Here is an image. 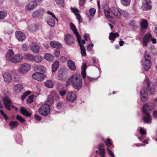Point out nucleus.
Returning a JSON list of instances; mask_svg holds the SVG:
<instances>
[{"mask_svg":"<svg viewBox=\"0 0 157 157\" xmlns=\"http://www.w3.org/2000/svg\"><path fill=\"white\" fill-rule=\"evenodd\" d=\"M155 107V105L151 103H147L142 107V110L145 114L144 116V121L146 123L150 124L151 122L150 114L148 111L153 109Z\"/></svg>","mask_w":157,"mask_h":157,"instance_id":"1","label":"nucleus"},{"mask_svg":"<svg viewBox=\"0 0 157 157\" xmlns=\"http://www.w3.org/2000/svg\"><path fill=\"white\" fill-rule=\"evenodd\" d=\"M71 82L73 86L77 90L80 89L82 85V80L80 74L76 73L71 76L67 81V83Z\"/></svg>","mask_w":157,"mask_h":157,"instance_id":"2","label":"nucleus"},{"mask_svg":"<svg viewBox=\"0 0 157 157\" xmlns=\"http://www.w3.org/2000/svg\"><path fill=\"white\" fill-rule=\"evenodd\" d=\"M31 69L30 65L27 63L21 64L19 68V72L22 74L26 73Z\"/></svg>","mask_w":157,"mask_h":157,"instance_id":"3","label":"nucleus"},{"mask_svg":"<svg viewBox=\"0 0 157 157\" xmlns=\"http://www.w3.org/2000/svg\"><path fill=\"white\" fill-rule=\"evenodd\" d=\"M49 107V106L45 104L42 105L39 109L40 114L43 116H47L50 112Z\"/></svg>","mask_w":157,"mask_h":157,"instance_id":"4","label":"nucleus"},{"mask_svg":"<svg viewBox=\"0 0 157 157\" xmlns=\"http://www.w3.org/2000/svg\"><path fill=\"white\" fill-rule=\"evenodd\" d=\"M45 12L44 9L43 8H40L36 10L33 12L32 17L33 18L38 17L42 16Z\"/></svg>","mask_w":157,"mask_h":157,"instance_id":"5","label":"nucleus"},{"mask_svg":"<svg viewBox=\"0 0 157 157\" xmlns=\"http://www.w3.org/2000/svg\"><path fill=\"white\" fill-rule=\"evenodd\" d=\"M37 3L34 1H30L25 6V9L26 11H33L35 7L38 5Z\"/></svg>","mask_w":157,"mask_h":157,"instance_id":"6","label":"nucleus"},{"mask_svg":"<svg viewBox=\"0 0 157 157\" xmlns=\"http://www.w3.org/2000/svg\"><path fill=\"white\" fill-rule=\"evenodd\" d=\"M45 77V75L44 74L38 72L34 73L32 75L33 78L39 81H42Z\"/></svg>","mask_w":157,"mask_h":157,"instance_id":"7","label":"nucleus"},{"mask_svg":"<svg viewBox=\"0 0 157 157\" xmlns=\"http://www.w3.org/2000/svg\"><path fill=\"white\" fill-rule=\"evenodd\" d=\"M67 100L71 102H73L76 99V97L75 93L73 92H68L67 94Z\"/></svg>","mask_w":157,"mask_h":157,"instance_id":"8","label":"nucleus"},{"mask_svg":"<svg viewBox=\"0 0 157 157\" xmlns=\"http://www.w3.org/2000/svg\"><path fill=\"white\" fill-rule=\"evenodd\" d=\"M64 40L67 45L72 44L74 42L73 36L70 34H67L65 36Z\"/></svg>","mask_w":157,"mask_h":157,"instance_id":"9","label":"nucleus"},{"mask_svg":"<svg viewBox=\"0 0 157 157\" xmlns=\"http://www.w3.org/2000/svg\"><path fill=\"white\" fill-rule=\"evenodd\" d=\"M151 37V33H147L145 34L143 38L142 44L145 46H147Z\"/></svg>","mask_w":157,"mask_h":157,"instance_id":"10","label":"nucleus"},{"mask_svg":"<svg viewBox=\"0 0 157 157\" xmlns=\"http://www.w3.org/2000/svg\"><path fill=\"white\" fill-rule=\"evenodd\" d=\"M15 36L18 40L20 41L24 40L26 39L25 34L21 31H17L15 33Z\"/></svg>","mask_w":157,"mask_h":157,"instance_id":"11","label":"nucleus"},{"mask_svg":"<svg viewBox=\"0 0 157 157\" xmlns=\"http://www.w3.org/2000/svg\"><path fill=\"white\" fill-rule=\"evenodd\" d=\"M150 4L151 0H144L142 5L143 9L145 10L151 9V6Z\"/></svg>","mask_w":157,"mask_h":157,"instance_id":"12","label":"nucleus"},{"mask_svg":"<svg viewBox=\"0 0 157 157\" xmlns=\"http://www.w3.org/2000/svg\"><path fill=\"white\" fill-rule=\"evenodd\" d=\"M23 58V56L22 54H18L15 55L13 58L12 63H16L21 61Z\"/></svg>","mask_w":157,"mask_h":157,"instance_id":"13","label":"nucleus"},{"mask_svg":"<svg viewBox=\"0 0 157 157\" xmlns=\"http://www.w3.org/2000/svg\"><path fill=\"white\" fill-rule=\"evenodd\" d=\"M30 48L33 52L38 53L39 52L40 48L37 43H33L30 45Z\"/></svg>","mask_w":157,"mask_h":157,"instance_id":"14","label":"nucleus"},{"mask_svg":"<svg viewBox=\"0 0 157 157\" xmlns=\"http://www.w3.org/2000/svg\"><path fill=\"white\" fill-rule=\"evenodd\" d=\"M3 77L4 81L6 83H9L12 80V78L11 75L8 73H5L3 74Z\"/></svg>","mask_w":157,"mask_h":157,"instance_id":"15","label":"nucleus"},{"mask_svg":"<svg viewBox=\"0 0 157 157\" xmlns=\"http://www.w3.org/2000/svg\"><path fill=\"white\" fill-rule=\"evenodd\" d=\"M14 52L13 50L12 49H9L6 54V60L8 61H11L12 62Z\"/></svg>","mask_w":157,"mask_h":157,"instance_id":"16","label":"nucleus"},{"mask_svg":"<svg viewBox=\"0 0 157 157\" xmlns=\"http://www.w3.org/2000/svg\"><path fill=\"white\" fill-rule=\"evenodd\" d=\"M111 12L117 18L120 19L121 17V13L119 10L115 7H113L111 10Z\"/></svg>","mask_w":157,"mask_h":157,"instance_id":"17","label":"nucleus"},{"mask_svg":"<svg viewBox=\"0 0 157 157\" xmlns=\"http://www.w3.org/2000/svg\"><path fill=\"white\" fill-rule=\"evenodd\" d=\"M143 67L145 71H148L151 68V61H144L142 64Z\"/></svg>","mask_w":157,"mask_h":157,"instance_id":"18","label":"nucleus"},{"mask_svg":"<svg viewBox=\"0 0 157 157\" xmlns=\"http://www.w3.org/2000/svg\"><path fill=\"white\" fill-rule=\"evenodd\" d=\"M23 88V85L21 84H18L14 86L13 90L15 93H17L20 92Z\"/></svg>","mask_w":157,"mask_h":157,"instance_id":"19","label":"nucleus"},{"mask_svg":"<svg viewBox=\"0 0 157 157\" xmlns=\"http://www.w3.org/2000/svg\"><path fill=\"white\" fill-rule=\"evenodd\" d=\"M71 10L75 15L79 23L80 24L81 22H82V21H81V17L78 13V10L77 9L73 8H71Z\"/></svg>","mask_w":157,"mask_h":157,"instance_id":"20","label":"nucleus"},{"mask_svg":"<svg viewBox=\"0 0 157 157\" xmlns=\"http://www.w3.org/2000/svg\"><path fill=\"white\" fill-rule=\"evenodd\" d=\"M147 87L149 88V90L151 94H154L155 90V86L153 84L151 83L149 80L147 81Z\"/></svg>","mask_w":157,"mask_h":157,"instance_id":"21","label":"nucleus"},{"mask_svg":"<svg viewBox=\"0 0 157 157\" xmlns=\"http://www.w3.org/2000/svg\"><path fill=\"white\" fill-rule=\"evenodd\" d=\"M67 64L69 68L72 71L76 70V67L75 63L71 60L69 59L67 61Z\"/></svg>","mask_w":157,"mask_h":157,"instance_id":"22","label":"nucleus"},{"mask_svg":"<svg viewBox=\"0 0 157 157\" xmlns=\"http://www.w3.org/2000/svg\"><path fill=\"white\" fill-rule=\"evenodd\" d=\"M45 68L42 66L37 65L34 67V70L38 72L43 73L45 72Z\"/></svg>","mask_w":157,"mask_h":157,"instance_id":"23","label":"nucleus"},{"mask_svg":"<svg viewBox=\"0 0 157 157\" xmlns=\"http://www.w3.org/2000/svg\"><path fill=\"white\" fill-rule=\"evenodd\" d=\"M53 102L54 98L53 96L52 95H50L48 96V99L45 104L50 107L53 104Z\"/></svg>","mask_w":157,"mask_h":157,"instance_id":"24","label":"nucleus"},{"mask_svg":"<svg viewBox=\"0 0 157 157\" xmlns=\"http://www.w3.org/2000/svg\"><path fill=\"white\" fill-rule=\"evenodd\" d=\"M50 46L53 48H58L61 47V44L58 42L56 41H52L50 43Z\"/></svg>","mask_w":157,"mask_h":157,"instance_id":"25","label":"nucleus"},{"mask_svg":"<svg viewBox=\"0 0 157 157\" xmlns=\"http://www.w3.org/2000/svg\"><path fill=\"white\" fill-rule=\"evenodd\" d=\"M3 101L5 107L9 110H10V101L8 99V98H4Z\"/></svg>","mask_w":157,"mask_h":157,"instance_id":"26","label":"nucleus"},{"mask_svg":"<svg viewBox=\"0 0 157 157\" xmlns=\"http://www.w3.org/2000/svg\"><path fill=\"white\" fill-rule=\"evenodd\" d=\"M119 34L117 33H113L111 32L109 33V38L110 40H112L113 41H114L116 38L118 36Z\"/></svg>","mask_w":157,"mask_h":157,"instance_id":"27","label":"nucleus"},{"mask_svg":"<svg viewBox=\"0 0 157 157\" xmlns=\"http://www.w3.org/2000/svg\"><path fill=\"white\" fill-rule=\"evenodd\" d=\"M47 19V22L48 25L51 27H54L55 23V20L50 17H48Z\"/></svg>","mask_w":157,"mask_h":157,"instance_id":"28","label":"nucleus"},{"mask_svg":"<svg viewBox=\"0 0 157 157\" xmlns=\"http://www.w3.org/2000/svg\"><path fill=\"white\" fill-rule=\"evenodd\" d=\"M21 111L23 115L27 117H30L32 115L31 113H29L23 107L21 109Z\"/></svg>","mask_w":157,"mask_h":157,"instance_id":"29","label":"nucleus"},{"mask_svg":"<svg viewBox=\"0 0 157 157\" xmlns=\"http://www.w3.org/2000/svg\"><path fill=\"white\" fill-rule=\"evenodd\" d=\"M86 65L85 63H84L82 66V75L83 78H85L86 77Z\"/></svg>","mask_w":157,"mask_h":157,"instance_id":"30","label":"nucleus"},{"mask_svg":"<svg viewBox=\"0 0 157 157\" xmlns=\"http://www.w3.org/2000/svg\"><path fill=\"white\" fill-rule=\"evenodd\" d=\"M43 59V57L40 55H38L36 56H34L33 61L36 63L41 62Z\"/></svg>","mask_w":157,"mask_h":157,"instance_id":"31","label":"nucleus"},{"mask_svg":"<svg viewBox=\"0 0 157 157\" xmlns=\"http://www.w3.org/2000/svg\"><path fill=\"white\" fill-rule=\"evenodd\" d=\"M44 58L48 61H52L53 60V56L51 54L46 53L44 56Z\"/></svg>","mask_w":157,"mask_h":157,"instance_id":"32","label":"nucleus"},{"mask_svg":"<svg viewBox=\"0 0 157 157\" xmlns=\"http://www.w3.org/2000/svg\"><path fill=\"white\" fill-rule=\"evenodd\" d=\"M98 150L100 155L105 154V151L104 148V145L103 144H99Z\"/></svg>","mask_w":157,"mask_h":157,"instance_id":"33","label":"nucleus"},{"mask_svg":"<svg viewBox=\"0 0 157 157\" xmlns=\"http://www.w3.org/2000/svg\"><path fill=\"white\" fill-rule=\"evenodd\" d=\"M59 62L58 61H56L54 62L52 65V71L55 72L58 68Z\"/></svg>","mask_w":157,"mask_h":157,"instance_id":"34","label":"nucleus"},{"mask_svg":"<svg viewBox=\"0 0 157 157\" xmlns=\"http://www.w3.org/2000/svg\"><path fill=\"white\" fill-rule=\"evenodd\" d=\"M45 85L49 88H52L53 86V83L51 80H47L45 82Z\"/></svg>","mask_w":157,"mask_h":157,"instance_id":"35","label":"nucleus"},{"mask_svg":"<svg viewBox=\"0 0 157 157\" xmlns=\"http://www.w3.org/2000/svg\"><path fill=\"white\" fill-rule=\"evenodd\" d=\"M144 61H151V57L149 53L147 51H146L144 56Z\"/></svg>","mask_w":157,"mask_h":157,"instance_id":"36","label":"nucleus"},{"mask_svg":"<svg viewBox=\"0 0 157 157\" xmlns=\"http://www.w3.org/2000/svg\"><path fill=\"white\" fill-rule=\"evenodd\" d=\"M34 56L32 54H26L25 56V59L28 61L33 60Z\"/></svg>","mask_w":157,"mask_h":157,"instance_id":"37","label":"nucleus"},{"mask_svg":"<svg viewBox=\"0 0 157 157\" xmlns=\"http://www.w3.org/2000/svg\"><path fill=\"white\" fill-rule=\"evenodd\" d=\"M142 28L143 29H146L147 27V21L146 20H143L141 23Z\"/></svg>","mask_w":157,"mask_h":157,"instance_id":"38","label":"nucleus"},{"mask_svg":"<svg viewBox=\"0 0 157 157\" xmlns=\"http://www.w3.org/2000/svg\"><path fill=\"white\" fill-rule=\"evenodd\" d=\"M9 124L11 129H13L17 127L18 123L16 121H12Z\"/></svg>","mask_w":157,"mask_h":157,"instance_id":"39","label":"nucleus"},{"mask_svg":"<svg viewBox=\"0 0 157 157\" xmlns=\"http://www.w3.org/2000/svg\"><path fill=\"white\" fill-rule=\"evenodd\" d=\"M143 91L140 92V99L142 101L144 102L147 100V95H144L142 94Z\"/></svg>","mask_w":157,"mask_h":157,"instance_id":"40","label":"nucleus"},{"mask_svg":"<svg viewBox=\"0 0 157 157\" xmlns=\"http://www.w3.org/2000/svg\"><path fill=\"white\" fill-rule=\"evenodd\" d=\"M131 2V0H121V3L125 6H128Z\"/></svg>","mask_w":157,"mask_h":157,"instance_id":"41","label":"nucleus"},{"mask_svg":"<svg viewBox=\"0 0 157 157\" xmlns=\"http://www.w3.org/2000/svg\"><path fill=\"white\" fill-rule=\"evenodd\" d=\"M104 13L106 17L108 19H112V17L109 14L110 12L109 10H107L106 9H104Z\"/></svg>","mask_w":157,"mask_h":157,"instance_id":"42","label":"nucleus"},{"mask_svg":"<svg viewBox=\"0 0 157 157\" xmlns=\"http://www.w3.org/2000/svg\"><path fill=\"white\" fill-rule=\"evenodd\" d=\"M65 75V72L62 70H60L59 71L58 76L60 79H62Z\"/></svg>","mask_w":157,"mask_h":157,"instance_id":"43","label":"nucleus"},{"mask_svg":"<svg viewBox=\"0 0 157 157\" xmlns=\"http://www.w3.org/2000/svg\"><path fill=\"white\" fill-rule=\"evenodd\" d=\"M70 27L71 30L74 34L78 32L75 26L73 23H70Z\"/></svg>","mask_w":157,"mask_h":157,"instance_id":"44","label":"nucleus"},{"mask_svg":"<svg viewBox=\"0 0 157 157\" xmlns=\"http://www.w3.org/2000/svg\"><path fill=\"white\" fill-rule=\"evenodd\" d=\"M81 51V53L82 56H85L86 55V52L84 46L82 44L79 45Z\"/></svg>","mask_w":157,"mask_h":157,"instance_id":"45","label":"nucleus"},{"mask_svg":"<svg viewBox=\"0 0 157 157\" xmlns=\"http://www.w3.org/2000/svg\"><path fill=\"white\" fill-rule=\"evenodd\" d=\"M7 13L4 11H0V20H3L6 16Z\"/></svg>","mask_w":157,"mask_h":157,"instance_id":"46","label":"nucleus"},{"mask_svg":"<svg viewBox=\"0 0 157 157\" xmlns=\"http://www.w3.org/2000/svg\"><path fill=\"white\" fill-rule=\"evenodd\" d=\"M31 93L29 91H27L24 92L21 97V99L22 100H24L25 98L29 94Z\"/></svg>","mask_w":157,"mask_h":157,"instance_id":"47","label":"nucleus"},{"mask_svg":"<svg viewBox=\"0 0 157 157\" xmlns=\"http://www.w3.org/2000/svg\"><path fill=\"white\" fill-rule=\"evenodd\" d=\"M75 35L76 36L77 38L78 42L79 45H80V44H82L81 43V37L79 35V34L78 32L76 33H75Z\"/></svg>","mask_w":157,"mask_h":157,"instance_id":"48","label":"nucleus"},{"mask_svg":"<svg viewBox=\"0 0 157 157\" xmlns=\"http://www.w3.org/2000/svg\"><path fill=\"white\" fill-rule=\"evenodd\" d=\"M121 15H122L124 17H128L129 15L128 13L125 10L121 11Z\"/></svg>","mask_w":157,"mask_h":157,"instance_id":"49","label":"nucleus"},{"mask_svg":"<svg viewBox=\"0 0 157 157\" xmlns=\"http://www.w3.org/2000/svg\"><path fill=\"white\" fill-rule=\"evenodd\" d=\"M90 14V16H93L96 12V10L94 8H91L89 10Z\"/></svg>","mask_w":157,"mask_h":157,"instance_id":"50","label":"nucleus"},{"mask_svg":"<svg viewBox=\"0 0 157 157\" xmlns=\"http://www.w3.org/2000/svg\"><path fill=\"white\" fill-rule=\"evenodd\" d=\"M0 112L2 115L6 120H7L8 119V117L7 114H6L2 110H0Z\"/></svg>","mask_w":157,"mask_h":157,"instance_id":"51","label":"nucleus"},{"mask_svg":"<svg viewBox=\"0 0 157 157\" xmlns=\"http://www.w3.org/2000/svg\"><path fill=\"white\" fill-rule=\"evenodd\" d=\"M34 96L31 95L27 99V102L29 103H32L33 101Z\"/></svg>","mask_w":157,"mask_h":157,"instance_id":"52","label":"nucleus"},{"mask_svg":"<svg viewBox=\"0 0 157 157\" xmlns=\"http://www.w3.org/2000/svg\"><path fill=\"white\" fill-rule=\"evenodd\" d=\"M16 118L17 119L19 120L21 123L25 121V120L23 118L21 117L18 115H17V116Z\"/></svg>","mask_w":157,"mask_h":157,"instance_id":"53","label":"nucleus"},{"mask_svg":"<svg viewBox=\"0 0 157 157\" xmlns=\"http://www.w3.org/2000/svg\"><path fill=\"white\" fill-rule=\"evenodd\" d=\"M143 91L142 94L144 95L147 94V91L146 87H143L141 89L140 92Z\"/></svg>","mask_w":157,"mask_h":157,"instance_id":"54","label":"nucleus"},{"mask_svg":"<svg viewBox=\"0 0 157 157\" xmlns=\"http://www.w3.org/2000/svg\"><path fill=\"white\" fill-rule=\"evenodd\" d=\"M55 2L58 4L62 6L64 3V0H55Z\"/></svg>","mask_w":157,"mask_h":157,"instance_id":"55","label":"nucleus"},{"mask_svg":"<svg viewBox=\"0 0 157 157\" xmlns=\"http://www.w3.org/2000/svg\"><path fill=\"white\" fill-rule=\"evenodd\" d=\"M94 45V44L93 43L89 45L87 47V50L89 51H91Z\"/></svg>","mask_w":157,"mask_h":157,"instance_id":"56","label":"nucleus"},{"mask_svg":"<svg viewBox=\"0 0 157 157\" xmlns=\"http://www.w3.org/2000/svg\"><path fill=\"white\" fill-rule=\"evenodd\" d=\"M107 149L108 153L112 157H115L114 154L113 152L109 148H108Z\"/></svg>","mask_w":157,"mask_h":157,"instance_id":"57","label":"nucleus"},{"mask_svg":"<svg viewBox=\"0 0 157 157\" xmlns=\"http://www.w3.org/2000/svg\"><path fill=\"white\" fill-rule=\"evenodd\" d=\"M66 92L65 90H62L59 91V94L61 96H63L66 94Z\"/></svg>","mask_w":157,"mask_h":157,"instance_id":"58","label":"nucleus"},{"mask_svg":"<svg viewBox=\"0 0 157 157\" xmlns=\"http://www.w3.org/2000/svg\"><path fill=\"white\" fill-rule=\"evenodd\" d=\"M60 51L58 50H56L54 52L55 56L56 57H58L59 56L60 54Z\"/></svg>","mask_w":157,"mask_h":157,"instance_id":"59","label":"nucleus"},{"mask_svg":"<svg viewBox=\"0 0 157 157\" xmlns=\"http://www.w3.org/2000/svg\"><path fill=\"white\" fill-rule=\"evenodd\" d=\"M106 145L108 146V145H110L111 144V143L110 141V139H107L106 141H104Z\"/></svg>","mask_w":157,"mask_h":157,"instance_id":"60","label":"nucleus"},{"mask_svg":"<svg viewBox=\"0 0 157 157\" xmlns=\"http://www.w3.org/2000/svg\"><path fill=\"white\" fill-rule=\"evenodd\" d=\"M140 131L142 135L145 134L146 133V131L142 128L140 129Z\"/></svg>","mask_w":157,"mask_h":157,"instance_id":"61","label":"nucleus"},{"mask_svg":"<svg viewBox=\"0 0 157 157\" xmlns=\"http://www.w3.org/2000/svg\"><path fill=\"white\" fill-rule=\"evenodd\" d=\"M86 0H79L80 6H82L85 2Z\"/></svg>","mask_w":157,"mask_h":157,"instance_id":"62","label":"nucleus"},{"mask_svg":"<svg viewBox=\"0 0 157 157\" xmlns=\"http://www.w3.org/2000/svg\"><path fill=\"white\" fill-rule=\"evenodd\" d=\"M153 117L155 118H157V109L155 110L153 113Z\"/></svg>","mask_w":157,"mask_h":157,"instance_id":"63","label":"nucleus"},{"mask_svg":"<svg viewBox=\"0 0 157 157\" xmlns=\"http://www.w3.org/2000/svg\"><path fill=\"white\" fill-rule=\"evenodd\" d=\"M34 117L35 119L37 121H40L41 120V117L38 115H35L34 116Z\"/></svg>","mask_w":157,"mask_h":157,"instance_id":"64","label":"nucleus"}]
</instances>
